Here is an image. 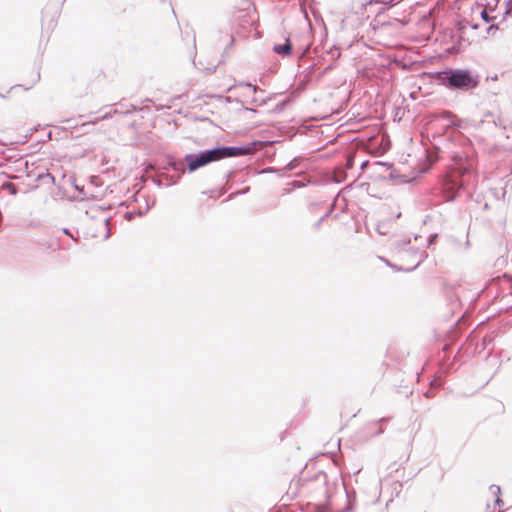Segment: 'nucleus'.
I'll list each match as a JSON object with an SVG mask.
<instances>
[{"label":"nucleus","instance_id":"nucleus-1","mask_svg":"<svg viewBox=\"0 0 512 512\" xmlns=\"http://www.w3.org/2000/svg\"><path fill=\"white\" fill-rule=\"evenodd\" d=\"M435 79L450 90L468 92L476 89L480 84V75L470 68H448L439 71Z\"/></svg>","mask_w":512,"mask_h":512},{"label":"nucleus","instance_id":"nucleus-2","mask_svg":"<svg viewBox=\"0 0 512 512\" xmlns=\"http://www.w3.org/2000/svg\"><path fill=\"white\" fill-rule=\"evenodd\" d=\"M217 160L219 159L216 147L213 149L200 151L199 153L187 154L184 158V162L187 164L190 172H193L198 168Z\"/></svg>","mask_w":512,"mask_h":512},{"label":"nucleus","instance_id":"nucleus-3","mask_svg":"<svg viewBox=\"0 0 512 512\" xmlns=\"http://www.w3.org/2000/svg\"><path fill=\"white\" fill-rule=\"evenodd\" d=\"M256 142L249 143L247 145L238 147L219 146L216 147L218 159H225L231 157H238L242 155H250L256 151Z\"/></svg>","mask_w":512,"mask_h":512},{"label":"nucleus","instance_id":"nucleus-4","mask_svg":"<svg viewBox=\"0 0 512 512\" xmlns=\"http://www.w3.org/2000/svg\"><path fill=\"white\" fill-rule=\"evenodd\" d=\"M462 183L451 176L443 181V193L446 201H452L456 198L458 191L462 188Z\"/></svg>","mask_w":512,"mask_h":512},{"label":"nucleus","instance_id":"nucleus-5","mask_svg":"<svg viewBox=\"0 0 512 512\" xmlns=\"http://www.w3.org/2000/svg\"><path fill=\"white\" fill-rule=\"evenodd\" d=\"M405 257L411 258L413 261H415V264L409 268L399 267V268H397L398 271H405V272L414 271L421 264V262L424 260L426 255H425L424 251H420L418 248L411 246V247H409L407 253H403L400 258L404 259Z\"/></svg>","mask_w":512,"mask_h":512},{"label":"nucleus","instance_id":"nucleus-6","mask_svg":"<svg viewBox=\"0 0 512 512\" xmlns=\"http://www.w3.org/2000/svg\"><path fill=\"white\" fill-rule=\"evenodd\" d=\"M410 243L411 239L409 237L402 240H395L392 244L394 253L401 257L402 254L407 253L409 247H411Z\"/></svg>","mask_w":512,"mask_h":512},{"label":"nucleus","instance_id":"nucleus-7","mask_svg":"<svg viewBox=\"0 0 512 512\" xmlns=\"http://www.w3.org/2000/svg\"><path fill=\"white\" fill-rule=\"evenodd\" d=\"M273 51L277 54L288 56L291 54L292 51V45L290 43L289 39H286V42L284 44H277L273 47Z\"/></svg>","mask_w":512,"mask_h":512},{"label":"nucleus","instance_id":"nucleus-8","mask_svg":"<svg viewBox=\"0 0 512 512\" xmlns=\"http://www.w3.org/2000/svg\"><path fill=\"white\" fill-rule=\"evenodd\" d=\"M130 111L129 110H126V111H120L119 109L117 108H110L108 111H106L103 115L101 116H98L96 117L92 123H96L98 122L99 120H104V119H108V118H111L114 114H127L129 113Z\"/></svg>","mask_w":512,"mask_h":512},{"label":"nucleus","instance_id":"nucleus-9","mask_svg":"<svg viewBox=\"0 0 512 512\" xmlns=\"http://www.w3.org/2000/svg\"><path fill=\"white\" fill-rule=\"evenodd\" d=\"M2 190H7L11 195H16L18 193V189L16 185L11 182H5L1 186Z\"/></svg>","mask_w":512,"mask_h":512},{"label":"nucleus","instance_id":"nucleus-10","mask_svg":"<svg viewBox=\"0 0 512 512\" xmlns=\"http://www.w3.org/2000/svg\"><path fill=\"white\" fill-rule=\"evenodd\" d=\"M334 179L338 183L342 182L345 179L344 171L341 168L335 170Z\"/></svg>","mask_w":512,"mask_h":512},{"label":"nucleus","instance_id":"nucleus-11","mask_svg":"<svg viewBox=\"0 0 512 512\" xmlns=\"http://www.w3.org/2000/svg\"><path fill=\"white\" fill-rule=\"evenodd\" d=\"M489 491L493 496H495V498L500 497L501 489L498 485H495V484L491 485L489 487Z\"/></svg>","mask_w":512,"mask_h":512},{"label":"nucleus","instance_id":"nucleus-12","mask_svg":"<svg viewBox=\"0 0 512 512\" xmlns=\"http://www.w3.org/2000/svg\"><path fill=\"white\" fill-rule=\"evenodd\" d=\"M239 86H242V87H247L248 89H250L253 93H256L259 88L255 85H252L251 83H248V82H240L238 84Z\"/></svg>","mask_w":512,"mask_h":512},{"label":"nucleus","instance_id":"nucleus-13","mask_svg":"<svg viewBox=\"0 0 512 512\" xmlns=\"http://www.w3.org/2000/svg\"><path fill=\"white\" fill-rule=\"evenodd\" d=\"M480 16H481L482 20L486 23H489L493 19L488 16V12H487L486 8L482 9V11L480 12Z\"/></svg>","mask_w":512,"mask_h":512},{"label":"nucleus","instance_id":"nucleus-14","mask_svg":"<svg viewBox=\"0 0 512 512\" xmlns=\"http://www.w3.org/2000/svg\"><path fill=\"white\" fill-rule=\"evenodd\" d=\"M333 210V206H331V208L323 215V217H321V219L317 222L316 224V227L318 228L321 223L329 216V214L332 212Z\"/></svg>","mask_w":512,"mask_h":512},{"label":"nucleus","instance_id":"nucleus-15","mask_svg":"<svg viewBox=\"0 0 512 512\" xmlns=\"http://www.w3.org/2000/svg\"><path fill=\"white\" fill-rule=\"evenodd\" d=\"M505 14L506 15H511L512 16V0H508L507 3H506V10H505Z\"/></svg>","mask_w":512,"mask_h":512},{"label":"nucleus","instance_id":"nucleus-16","mask_svg":"<svg viewBox=\"0 0 512 512\" xmlns=\"http://www.w3.org/2000/svg\"><path fill=\"white\" fill-rule=\"evenodd\" d=\"M437 237H438V235H437V234H431V235L429 236V239H428V242H427L426 247L428 248V247H430L432 244H434V242L436 241Z\"/></svg>","mask_w":512,"mask_h":512},{"label":"nucleus","instance_id":"nucleus-17","mask_svg":"<svg viewBox=\"0 0 512 512\" xmlns=\"http://www.w3.org/2000/svg\"><path fill=\"white\" fill-rule=\"evenodd\" d=\"M499 29L497 24H492L487 28V34H493L495 31Z\"/></svg>","mask_w":512,"mask_h":512},{"label":"nucleus","instance_id":"nucleus-18","mask_svg":"<svg viewBox=\"0 0 512 512\" xmlns=\"http://www.w3.org/2000/svg\"><path fill=\"white\" fill-rule=\"evenodd\" d=\"M173 169L176 170V171H179V170H184V163L183 162H178V163H173Z\"/></svg>","mask_w":512,"mask_h":512},{"label":"nucleus","instance_id":"nucleus-19","mask_svg":"<svg viewBox=\"0 0 512 512\" xmlns=\"http://www.w3.org/2000/svg\"><path fill=\"white\" fill-rule=\"evenodd\" d=\"M353 162H354L353 157H348V158H347V161H346V167H347L348 169L352 168V167H353Z\"/></svg>","mask_w":512,"mask_h":512},{"label":"nucleus","instance_id":"nucleus-20","mask_svg":"<svg viewBox=\"0 0 512 512\" xmlns=\"http://www.w3.org/2000/svg\"><path fill=\"white\" fill-rule=\"evenodd\" d=\"M495 505H497L500 508L504 505V502L500 497H497L495 498Z\"/></svg>","mask_w":512,"mask_h":512},{"label":"nucleus","instance_id":"nucleus-21","mask_svg":"<svg viewBox=\"0 0 512 512\" xmlns=\"http://www.w3.org/2000/svg\"><path fill=\"white\" fill-rule=\"evenodd\" d=\"M294 168H295L294 161H291V162L287 165V169H288V170H293Z\"/></svg>","mask_w":512,"mask_h":512},{"label":"nucleus","instance_id":"nucleus-22","mask_svg":"<svg viewBox=\"0 0 512 512\" xmlns=\"http://www.w3.org/2000/svg\"><path fill=\"white\" fill-rule=\"evenodd\" d=\"M63 233H64L65 235H68V236H70V237H72V238H73V236L70 234V232H69V230H68L67 228H64V229H63Z\"/></svg>","mask_w":512,"mask_h":512},{"label":"nucleus","instance_id":"nucleus-23","mask_svg":"<svg viewBox=\"0 0 512 512\" xmlns=\"http://www.w3.org/2000/svg\"><path fill=\"white\" fill-rule=\"evenodd\" d=\"M248 190H249V188L247 187V188H245L244 190L237 192L236 194H244V193H246Z\"/></svg>","mask_w":512,"mask_h":512},{"label":"nucleus","instance_id":"nucleus-24","mask_svg":"<svg viewBox=\"0 0 512 512\" xmlns=\"http://www.w3.org/2000/svg\"><path fill=\"white\" fill-rule=\"evenodd\" d=\"M132 216H133V213L132 212H128L126 213V217L130 220L132 219Z\"/></svg>","mask_w":512,"mask_h":512},{"label":"nucleus","instance_id":"nucleus-25","mask_svg":"<svg viewBox=\"0 0 512 512\" xmlns=\"http://www.w3.org/2000/svg\"><path fill=\"white\" fill-rule=\"evenodd\" d=\"M148 209H149V207L147 206L144 212H143V211H141V210H139V211H138V214H139V215H143L145 212H147V211H148Z\"/></svg>","mask_w":512,"mask_h":512},{"label":"nucleus","instance_id":"nucleus-26","mask_svg":"<svg viewBox=\"0 0 512 512\" xmlns=\"http://www.w3.org/2000/svg\"><path fill=\"white\" fill-rule=\"evenodd\" d=\"M471 28L472 29H478V25L477 24H473V25H471Z\"/></svg>","mask_w":512,"mask_h":512},{"label":"nucleus","instance_id":"nucleus-27","mask_svg":"<svg viewBox=\"0 0 512 512\" xmlns=\"http://www.w3.org/2000/svg\"><path fill=\"white\" fill-rule=\"evenodd\" d=\"M383 433V430L382 429H379L376 434L379 435V434H382Z\"/></svg>","mask_w":512,"mask_h":512},{"label":"nucleus","instance_id":"nucleus-28","mask_svg":"<svg viewBox=\"0 0 512 512\" xmlns=\"http://www.w3.org/2000/svg\"><path fill=\"white\" fill-rule=\"evenodd\" d=\"M386 264H388V265H389V261H386ZM390 266H391V267H393V268H395V269H397V268H398L397 266H394V265H391V264H390Z\"/></svg>","mask_w":512,"mask_h":512},{"label":"nucleus","instance_id":"nucleus-29","mask_svg":"<svg viewBox=\"0 0 512 512\" xmlns=\"http://www.w3.org/2000/svg\"><path fill=\"white\" fill-rule=\"evenodd\" d=\"M425 396L429 398V397H431V394L429 392H426Z\"/></svg>","mask_w":512,"mask_h":512},{"label":"nucleus","instance_id":"nucleus-30","mask_svg":"<svg viewBox=\"0 0 512 512\" xmlns=\"http://www.w3.org/2000/svg\"><path fill=\"white\" fill-rule=\"evenodd\" d=\"M47 177H49V178H51L52 180H54V177H53V176H51V174H49V173L47 174Z\"/></svg>","mask_w":512,"mask_h":512},{"label":"nucleus","instance_id":"nucleus-31","mask_svg":"<svg viewBox=\"0 0 512 512\" xmlns=\"http://www.w3.org/2000/svg\"><path fill=\"white\" fill-rule=\"evenodd\" d=\"M386 420H387L386 418H382V419L380 420V422H384V421H386Z\"/></svg>","mask_w":512,"mask_h":512}]
</instances>
